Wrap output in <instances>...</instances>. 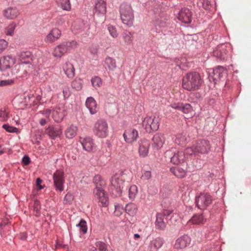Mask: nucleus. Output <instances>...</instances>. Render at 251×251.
<instances>
[{"label": "nucleus", "mask_w": 251, "mask_h": 251, "mask_svg": "<svg viewBox=\"0 0 251 251\" xmlns=\"http://www.w3.org/2000/svg\"><path fill=\"white\" fill-rule=\"evenodd\" d=\"M14 83V80L12 79L7 80H3L0 81V86L11 85Z\"/></svg>", "instance_id": "nucleus-58"}, {"label": "nucleus", "mask_w": 251, "mask_h": 251, "mask_svg": "<svg viewBox=\"0 0 251 251\" xmlns=\"http://www.w3.org/2000/svg\"><path fill=\"white\" fill-rule=\"evenodd\" d=\"M92 86L95 88L97 89L100 87L102 83L101 79L98 76H95L93 77L91 80Z\"/></svg>", "instance_id": "nucleus-45"}, {"label": "nucleus", "mask_w": 251, "mask_h": 251, "mask_svg": "<svg viewBox=\"0 0 251 251\" xmlns=\"http://www.w3.org/2000/svg\"><path fill=\"white\" fill-rule=\"evenodd\" d=\"M16 24L14 22H12L10 24H9L5 28V33L7 35H12L14 33V30L16 28Z\"/></svg>", "instance_id": "nucleus-48"}, {"label": "nucleus", "mask_w": 251, "mask_h": 251, "mask_svg": "<svg viewBox=\"0 0 251 251\" xmlns=\"http://www.w3.org/2000/svg\"><path fill=\"white\" fill-rule=\"evenodd\" d=\"M143 126L147 132L151 133L158 130L159 127L158 117H147L143 121Z\"/></svg>", "instance_id": "nucleus-7"}, {"label": "nucleus", "mask_w": 251, "mask_h": 251, "mask_svg": "<svg viewBox=\"0 0 251 251\" xmlns=\"http://www.w3.org/2000/svg\"><path fill=\"white\" fill-rule=\"evenodd\" d=\"M3 14L7 19H13L18 16L19 12L16 7H8L4 10Z\"/></svg>", "instance_id": "nucleus-31"}, {"label": "nucleus", "mask_w": 251, "mask_h": 251, "mask_svg": "<svg viewBox=\"0 0 251 251\" xmlns=\"http://www.w3.org/2000/svg\"><path fill=\"white\" fill-rule=\"evenodd\" d=\"M105 63L111 71H114L117 67L116 60L112 57L109 56L106 57Z\"/></svg>", "instance_id": "nucleus-38"}, {"label": "nucleus", "mask_w": 251, "mask_h": 251, "mask_svg": "<svg viewBox=\"0 0 251 251\" xmlns=\"http://www.w3.org/2000/svg\"><path fill=\"white\" fill-rule=\"evenodd\" d=\"M134 32L127 30H124L122 34L124 42L126 44H131L134 40Z\"/></svg>", "instance_id": "nucleus-33"}, {"label": "nucleus", "mask_w": 251, "mask_h": 251, "mask_svg": "<svg viewBox=\"0 0 251 251\" xmlns=\"http://www.w3.org/2000/svg\"><path fill=\"white\" fill-rule=\"evenodd\" d=\"M175 109L182 111L184 113H189L192 111V107L189 103H183L181 102H175L171 105Z\"/></svg>", "instance_id": "nucleus-23"}, {"label": "nucleus", "mask_w": 251, "mask_h": 251, "mask_svg": "<svg viewBox=\"0 0 251 251\" xmlns=\"http://www.w3.org/2000/svg\"><path fill=\"white\" fill-rule=\"evenodd\" d=\"M197 152L201 154H206L209 152L211 149V145L208 140L202 139L197 141L194 145Z\"/></svg>", "instance_id": "nucleus-12"}, {"label": "nucleus", "mask_w": 251, "mask_h": 251, "mask_svg": "<svg viewBox=\"0 0 251 251\" xmlns=\"http://www.w3.org/2000/svg\"><path fill=\"white\" fill-rule=\"evenodd\" d=\"M137 210L136 205L132 203L127 204L125 207L126 212L131 216H133L136 213Z\"/></svg>", "instance_id": "nucleus-39"}, {"label": "nucleus", "mask_w": 251, "mask_h": 251, "mask_svg": "<svg viewBox=\"0 0 251 251\" xmlns=\"http://www.w3.org/2000/svg\"><path fill=\"white\" fill-rule=\"evenodd\" d=\"M93 183L96 186L95 188H99L100 187H103L106 184L105 181L99 175H96L94 177Z\"/></svg>", "instance_id": "nucleus-37"}, {"label": "nucleus", "mask_w": 251, "mask_h": 251, "mask_svg": "<svg viewBox=\"0 0 251 251\" xmlns=\"http://www.w3.org/2000/svg\"><path fill=\"white\" fill-rule=\"evenodd\" d=\"M84 28H85V24L83 22H80L78 24L76 23H75L74 25L73 31L75 34H77V33H80L83 30H84Z\"/></svg>", "instance_id": "nucleus-44"}, {"label": "nucleus", "mask_w": 251, "mask_h": 251, "mask_svg": "<svg viewBox=\"0 0 251 251\" xmlns=\"http://www.w3.org/2000/svg\"><path fill=\"white\" fill-rule=\"evenodd\" d=\"M203 80L200 74L196 72L187 73L182 78V86L183 89L189 91H193L199 90Z\"/></svg>", "instance_id": "nucleus-1"}, {"label": "nucleus", "mask_w": 251, "mask_h": 251, "mask_svg": "<svg viewBox=\"0 0 251 251\" xmlns=\"http://www.w3.org/2000/svg\"><path fill=\"white\" fill-rule=\"evenodd\" d=\"M95 13L103 16L106 12V4L104 0H95L94 6Z\"/></svg>", "instance_id": "nucleus-20"}, {"label": "nucleus", "mask_w": 251, "mask_h": 251, "mask_svg": "<svg viewBox=\"0 0 251 251\" xmlns=\"http://www.w3.org/2000/svg\"><path fill=\"white\" fill-rule=\"evenodd\" d=\"M172 202V201L170 197L164 198L161 203L163 211L164 209H171L173 210V208L171 207Z\"/></svg>", "instance_id": "nucleus-40"}, {"label": "nucleus", "mask_w": 251, "mask_h": 251, "mask_svg": "<svg viewBox=\"0 0 251 251\" xmlns=\"http://www.w3.org/2000/svg\"><path fill=\"white\" fill-rule=\"evenodd\" d=\"M124 140L127 143H132L136 141L139 137L138 131L134 128L126 130L123 134Z\"/></svg>", "instance_id": "nucleus-15"}, {"label": "nucleus", "mask_w": 251, "mask_h": 251, "mask_svg": "<svg viewBox=\"0 0 251 251\" xmlns=\"http://www.w3.org/2000/svg\"><path fill=\"white\" fill-rule=\"evenodd\" d=\"M164 244L162 238L157 237L151 240L148 245V251H157Z\"/></svg>", "instance_id": "nucleus-22"}, {"label": "nucleus", "mask_w": 251, "mask_h": 251, "mask_svg": "<svg viewBox=\"0 0 251 251\" xmlns=\"http://www.w3.org/2000/svg\"><path fill=\"white\" fill-rule=\"evenodd\" d=\"M93 193L97 197L99 201L101 203L102 206H106L108 204V198L106 196L103 187L95 188Z\"/></svg>", "instance_id": "nucleus-18"}, {"label": "nucleus", "mask_w": 251, "mask_h": 251, "mask_svg": "<svg viewBox=\"0 0 251 251\" xmlns=\"http://www.w3.org/2000/svg\"><path fill=\"white\" fill-rule=\"evenodd\" d=\"M108 30L110 35L113 38H117L118 37V34L117 33V31L115 26L112 25H108Z\"/></svg>", "instance_id": "nucleus-51"}, {"label": "nucleus", "mask_w": 251, "mask_h": 251, "mask_svg": "<svg viewBox=\"0 0 251 251\" xmlns=\"http://www.w3.org/2000/svg\"><path fill=\"white\" fill-rule=\"evenodd\" d=\"M189 141V136L186 133L177 134L176 136L175 142L178 145L183 146L186 144Z\"/></svg>", "instance_id": "nucleus-29"}, {"label": "nucleus", "mask_w": 251, "mask_h": 251, "mask_svg": "<svg viewBox=\"0 0 251 251\" xmlns=\"http://www.w3.org/2000/svg\"><path fill=\"white\" fill-rule=\"evenodd\" d=\"M150 143L148 140L143 139L139 142V153L141 156L145 157L149 153Z\"/></svg>", "instance_id": "nucleus-24"}, {"label": "nucleus", "mask_w": 251, "mask_h": 251, "mask_svg": "<svg viewBox=\"0 0 251 251\" xmlns=\"http://www.w3.org/2000/svg\"><path fill=\"white\" fill-rule=\"evenodd\" d=\"M151 176V172L150 171H144L141 176V179L143 180H149Z\"/></svg>", "instance_id": "nucleus-54"}, {"label": "nucleus", "mask_w": 251, "mask_h": 251, "mask_svg": "<svg viewBox=\"0 0 251 251\" xmlns=\"http://www.w3.org/2000/svg\"><path fill=\"white\" fill-rule=\"evenodd\" d=\"M40 208L41 206L40 201L38 200H35L33 204V211L35 213V216H38L39 215Z\"/></svg>", "instance_id": "nucleus-49"}, {"label": "nucleus", "mask_w": 251, "mask_h": 251, "mask_svg": "<svg viewBox=\"0 0 251 251\" xmlns=\"http://www.w3.org/2000/svg\"><path fill=\"white\" fill-rule=\"evenodd\" d=\"M76 226L79 228V230L83 234H85L87 232V226L86 222L84 219H81L78 224Z\"/></svg>", "instance_id": "nucleus-46"}, {"label": "nucleus", "mask_w": 251, "mask_h": 251, "mask_svg": "<svg viewBox=\"0 0 251 251\" xmlns=\"http://www.w3.org/2000/svg\"><path fill=\"white\" fill-rule=\"evenodd\" d=\"M63 94L64 99H67L70 96V92L68 89H64L63 90Z\"/></svg>", "instance_id": "nucleus-62"}, {"label": "nucleus", "mask_w": 251, "mask_h": 251, "mask_svg": "<svg viewBox=\"0 0 251 251\" xmlns=\"http://www.w3.org/2000/svg\"><path fill=\"white\" fill-rule=\"evenodd\" d=\"M138 192L137 187L133 185H131L128 190V197L130 200H133Z\"/></svg>", "instance_id": "nucleus-43"}, {"label": "nucleus", "mask_w": 251, "mask_h": 251, "mask_svg": "<svg viewBox=\"0 0 251 251\" xmlns=\"http://www.w3.org/2000/svg\"><path fill=\"white\" fill-rule=\"evenodd\" d=\"M54 185L55 190L60 192L64 190V172L61 170H57L53 174V176Z\"/></svg>", "instance_id": "nucleus-11"}, {"label": "nucleus", "mask_w": 251, "mask_h": 251, "mask_svg": "<svg viewBox=\"0 0 251 251\" xmlns=\"http://www.w3.org/2000/svg\"><path fill=\"white\" fill-rule=\"evenodd\" d=\"M213 54L221 60H225L226 55L225 46L223 45L218 46L216 49L213 50Z\"/></svg>", "instance_id": "nucleus-30"}, {"label": "nucleus", "mask_w": 251, "mask_h": 251, "mask_svg": "<svg viewBox=\"0 0 251 251\" xmlns=\"http://www.w3.org/2000/svg\"><path fill=\"white\" fill-rule=\"evenodd\" d=\"M170 171L177 177H183L186 175V170L178 166L171 168Z\"/></svg>", "instance_id": "nucleus-34"}, {"label": "nucleus", "mask_w": 251, "mask_h": 251, "mask_svg": "<svg viewBox=\"0 0 251 251\" xmlns=\"http://www.w3.org/2000/svg\"><path fill=\"white\" fill-rule=\"evenodd\" d=\"M108 125L103 119L98 120L95 124L93 132L94 134L100 138H105L108 135Z\"/></svg>", "instance_id": "nucleus-6"}, {"label": "nucleus", "mask_w": 251, "mask_h": 251, "mask_svg": "<svg viewBox=\"0 0 251 251\" xmlns=\"http://www.w3.org/2000/svg\"><path fill=\"white\" fill-rule=\"evenodd\" d=\"M77 127L73 125L69 126L65 131V135L66 137L69 139L73 138L75 137L77 132Z\"/></svg>", "instance_id": "nucleus-35"}, {"label": "nucleus", "mask_w": 251, "mask_h": 251, "mask_svg": "<svg viewBox=\"0 0 251 251\" xmlns=\"http://www.w3.org/2000/svg\"><path fill=\"white\" fill-rule=\"evenodd\" d=\"M115 211H118L120 212H122L121 210H123V205H122L119 203H117V204H115Z\"/></svg>", "instance_id": "nucleus-61"}, {"label": "nucleus", "mask_w": 251, "mask_h": 251, "mask_svg": "<svg viewBox=\"0 0 251 251\" xmlns=\"http://www.w3.org/2000/svg\"><path fill=\"white\" fill-rule=\"evenodd\" d=\"M51 112V111L50 109H46L40 111L38 113L42 114L45 118V119L50 120Z\"/></svg>", "instance_id": "nucleus-53"}, {"label": "nucleus", "mask_w": 251, "mask_h": 251, "mask_svg": "<svg viewBox=\"0 0 251 251\" xmlns=\"http://www.w3.org/2000/svg\"><path fill=\"white\" fill-rule=\"evenodd\" d=\"M197 153V152L195 150V148L194 147L193 148H187L183 152V153L185 154V158H188V156H190L192 158L196 157Z\"/></svg>", "instance_id": "nucleus-41"}, {"label": "nucleus", "mask_w": 251, "mask_h": 251, "mask_svg": "<svg viewBox=\"0 0 251 251\" xmlns=\"http://www.w3.org/2000/svg\"><path fill=\"white\" fill-rule=\"evenodd\" d=\"M42 180L40 178H38L36 179V185L38 187H39V189H42L43 188V186H40V184L42 183Z\"/></svg>", "instance_id": "nucleus-64"}, {"label": "nucleus", "mask_w": 251, "mask_h": 251, "mask_svg": "<svg viewBox=\"0 0 251 251\" xmlns=\"http://www.w3.org/2000/svg\"><path fill=\"white\" fill-rule=\"evenodd\" d=\"M2 127L7 132L11 133L17 132L18 130L17 128L12 126L8 124L3 125Z\"/></svg>", "instance_id": "nucleus-52"}, {"label": "nucleus", "mask_w": 251, "mask_h": 251, "mask_svg": "<svg viewBox=\"0 0 251 251\" xmlns=\"http://www.w3.org/2000/svg\"><path fill=\"white\" fill-rule=\"evenodd\" d=\"M20 63L19 66L20 67L24 68L25 66L27 65L28 68L31 66V62L32 60L31 54L29 51H23L20 53L19 55Z\"/></svg>", "instance_id": "nucleus-17"}, {"label": "nucleus", "mask_w": 251, "mask_h": 251, "mask_svg": "<svg viewBox=\"0 0 251 251\" xmlns=\"http://www.w3.org/2000/svg\"><path fill=\"white\" fill-rule=\"evenodd\" d=\"M30 163V158L27 155H25L23 157L22 163L24 165H27Z\"/></svg>", "instance_id": "nucleus-59"}, {"label": "nucleus", "mask_w": 251, "mask_h": 251, "mask_svg": "<svg viewBox=\"0 0 251 251\" xmlns=\"http://www.w3.org/2000/svg\"><path fill=\"white\" fill-rule=\"evenodd\" d=\"M152 140L153 149L158 151L163 147L165 143V138L164 134L157 133L153 136Z\"/></svg>", "instance_id": "nucleus-16"}, {"label": "nucleus", "mask_w": 251, "mask_h": 251, "mask_svg": "<svg viewBox=\"0 0 251 251\" xmlns=\"http://www.w3.org/2000/svg\"><path fill=\"white\" fill-rule=\"evenodd\" d=\"M8 43L5 40L3 39L0 40V53L6 49Z\"/></svg>", "instance_id": "nucleus-56"}, {"label": "nucleus", "mask_w": 251, "mask_h": 251, "mask_svg": "<svg viewBox=\"0 0 251 251\" xmlns=\"http://www.w3.org/2000/svg\"><path fill=\"white\" fill-rule=\"evenodd\" d=\"M9 118L8 113L5 110H1L0 111V120L5 121Z\"/></svg>", "instance_id": "nucleus-57"}, {"label": "nucleus", "mask_w": 251, "mask_h": 251, "mask_svg": "<svg viewBox=\"0 0 251 251\" xmlns=\"http://www.w3.org/2000/svg\"><path fill=\"white\" fill-rule=\"evenodd\" d=\"M85 105L91 114H95L98 112V105L96 100L93 97H90L86 99Z\"/></svg>", "instance_id": "nucleus-26"}, {"label": "nucleus", "mask_w": 251, "mask_h": 251, "mask_svg": "<svg viewBox=\"0 0 251 251\" xmlns=\"http://www.w3.org/2000/svg\"><path fill=\"white\" fill-rule=\"evenodd\" d=\"M73 88L76 90H80L82 87V80L79 78H75L71 83Z\"/></svg>", "instance_id": "nucleus-42"}, {"label": "nucleus", "mask_w": 251, "mask_h": 251, "mask_svg": "<svg viewBox=\"0 0 251 251\" xmlns=\"http://www.w3.org/2000/svg\"><path fill=\"white\" fill-rule=\"evenodd\" d=\"M15 64V59L10 56H3L0 59V70L2 75L6 77H12L13 73L11 68Z\"/></svg>", "instance_id": "nucleus-4"}, {"label": "nucleus", "mask_w": 251, "mask_h": 251, "mask_svg": "<svg viewBox=\"0 0 251 251\" xmlns=\"http://www.w3.org/2000/svg\"><path fill=\"white\" fill-rule=\"evenodd\" d=\"M191 242V238L187 235H183L176 241L175 248L176 249H183L187 247Z\"/></svg>", "instance_id": "nucleus-19"}, {"label": "nucleus", "mask_w": 251, "mask_h": 251, "mask_svg": "<svg viewBox=\"0 0 251 251\" xmlns=\"http://www.w3.org/2000/svg\"><path fill=\"white\" fill-rule=\"evenodd\" d=\"M120 14L121 20L125 25L132 26L133 25L134 15L130 5L123 3L120 6Z\"/></svg>", "instance_id": "nucleus-3"}, {"label": "nucleus", "mask_w": 251, "mask_h": 251, "mask_svg": "<svg viewBox=\"0 0 251 251\" xmlns=\"http://www.w3.org/2000/svg\"><path fill=\"white\" fill-rule=\"evenodd\" d=\"M213 76L209 75V79L210 80L212 78L214 83H216L217 81L226 76L227 71L224 67L219 66L213 69Z\"/></svg>", "instance_id": "nucleus-13"}, {"label": "nucleus", "mask_w": 251, "mask_h": 251, "mask_svg": "<svg viewBox=\"0 0 251 251\" xmlns=\"http://www.w3.org/2000/svg\"><path fill=\"white\" fill-rule=\"evenodd\" d=\"M76 45V43L75 41L63 42L55 48L53 55L55 57H61L67 51L75 47Z\"/></svg>", "instance_id": "nucleus-8"}, {"label": "nucleus", "mask_w": 251, "mask_h": 251, "mask_svg": "<svg viewBox=\"0 0 251 251\" xmlns=\"http://www.w3.org/2000/svg\"><path fill=\"white\" fill-rule=\"evenodd\" d=\"M95 245L100 251H107V246L103 242L98 241Z\"/></svg>", "instance_id": "nucleus-50"}, {"label": "nucleus", "mask_w": 251, "mask_h": 251, "mask_svg": "<svg viewBox=\"0 0 251 251\" xmlns=\"http://www.w3.org/2000/svg\"><path fill=\"white\" fill-rule=\"evenodd\" d=\"M212 198L207 193H201L196 198V203L198 208L205 209L212 203Z\"/></svg>", "instance_id": "nucleus-10"}, {"label": "nucleus", "mask_w": 251, "mask_h": 251, "mask_svg": "<svg viewBox=\"0 0 251 251\" xmlns=\"http://www.w3.org/2000/svg\"><path fill=\"white\" fill-rule=\"evenodd\" d=\"M52 114L54 121L56 123H59L66 116V112L64 109L59 107L55 108L53 110Z\"/></svg>", "instance_id": "nucleus-27"}, {"label": "nucleus", "mask_w": 251, "mask_h": 251, "mask_svg": "<svg viewBox=\"0 0 251 251\" xmlns=\"http://www.w3.org/2000/svg\"><path fill=\"white\" fill-rule=\"evenodd\" d=\"M63 71L68 77L73 78L75 75V69L74 65L70 63L66 62L63 67Z\"/></svg>", "instance_id": "nucleus-32"}, {"label": "nucleus", "mask_w": 251, "mask_h": 251, "mask_svg": "<svg viewBox=\"0 0 251 251\" xmlns=\"http://www.w3.org/2000/svg\"><path fill=\"white\" fill-rule=\"evenodd\" d=\"M73 201V195L71 193H68L64 197V203L65 204H69L71 203Z\"/></svg>", "instance_id": "nucleus-55"}, {"label": "nucleus", "mask_w": 251, "mask_h": 251, "mask_svg": "<svg viewBox=\"0 0 251 251\" xmlns=\"http://www.w3.org/2000/svg\"><path fill=\"white\" fill-rule=\"evenodd\" d=\"M122 176V173L120 172L116 173L112 176L110 182L111 185L109 190L114 197H119L122 194V189L123 188L124 181L120 177Z\"/></svg>", "instance_id": "nucleus-2"}, {"label": "nucleus", "mask_w": 251, "mask_h": 251, "mask_svg": "<svg viewBox=\"0 0 251 251\" xmlns=\"http://www.w3.org/2000/svg\"><path fill=\"white\" fill-rule=\"evenodd\" d=\"M165 157L167 161H170L174 164L182 163L186 159L183 151H176L173 149L165 152Z\"/></svg>", "instance_id": "nucleus-5"}, {"label": "nucleus", "mask_w": 251, "mask_h": 251, "mask_svg": "<svg viewBox=\"0 0 251 251\" xmlns=\"http://www.w3.org/2000/svg\"><path fill=\"white\" fill-rule=\"evenodd\" d=\"M203 6L205 9L210 8V2L208 0H203L202 2Z\"/></svg>", "instance_id": "nucleus-60"}, {"label": "nucleus", "mask_w": 251, "mask_h": 251, "mask_svg": "<svg viewBox=\"0 0 251 251\" xmlns=\"http://www.w3.org/2000/svg\"><path fill=\"white\" fill-rule=\"evenodd\" d=\"M49 121L50 120H47V119H45V118H41L39 120V123L41 126H43L45 125L47 123V122Z\"/></svg>", "instance_id": "nucleus-63"}, {"label": "nucleus", "mask_w": 251, "mask_h": 251, "mask_svg": "<svg viewBox=\"0 0 251 251\" xmlns=\"http://www.w3.org/2000/svg\"><path fill=\"white\" fill-rule=\"evenodd\" d=\"M61 36V31L58 28L52 29L45 38L46 43H52Z\"/></svg>", "instance_id": "nucleus-25"}, {"label": "nucleus", "mask_w": 251, "mask_h": 251, "mask_svg": "<svg viewBox=\"0 0 251 251\" xmlns=\"http://www.w3.org/2000/svg\"><path fill=\"white\" fill-rule=\"evenodd\" d=\"M62 132V129L60 126H48L45 130L46 134H48L50 138L54 139L59 136Z\"/></svg>", "instance_id": "nucleus-21"}, {"label": "nucleus", "mask_w": 251, "mask_h": 251, "mask_svg": "<svg viewBox=\"0 0 251 251\" xmlns=\"http://www.w3.org/2000/svg\"><path fill=\"white\" fill-rule=\"evenodd\" d=\"M173 212L171 209H164L161 213H157L156 215L155 226L156 229L163 230L166 227L164 217L169 216Z\"/></svg>", "instance_id": "nucleus-9"}, {"label": "nucleus", "mask_w": 251, "mask_h": 251, "mask_svg": "<svg viewBox=\"0 0 251 251\" xmlns=\"http://www.w3.org/2000/svg\"><path fill=\"white\" fill-rule=\"evenodd\" d=\"M206 220L202 214H195L189 221V222L196 225L203 224Z\"/></svg>", "instance_id": "nucleus-36"}, {"label": "nucleus", "mask_w": 251, "mask_h": 251, "mask_svg": "<svg viewBox=\"0 0 251 251\" xmlns=\"http://www.w3.org/2000/svg\"><path fill=\"white\" fill-rule=\"evenodd\" d=\"M80 143L83 149L87 151H93L94 147L93 140L90 137L84 138L80 141Z\"/></svg>", "instance_id": "nucleus-28"}, {"label": "nucleus", "mask_w": 251, "mask_h": 251, "mask_svg": "<svg viewBox=\"0 0 251 251\" xmlns=\"http://www.w3.org/2000/svg\"><path fill=\"white\" fill-rule=\"evenodd\" d=\"M192 14L189 8L184 7L179 11L177 18L182 23L185 24H190L192 22Z\"/></svg>", "instance_id": "nucleus-14"}, {"label": "nucleus", "mask_w": 251, "mask_h": 251, "mask_svg": "<svg viewBox=\"0 0 251 251\" xmlns=\"http://www.w3.org/2000/svg\"><path fill=\"white\" fill-rule=\"evenodd\" d=\"M59 4L64 10L69 11L71 10V5L69 0H59Z\"/></svg>", "instance_id": "nucleus-47"}]
</instances>
